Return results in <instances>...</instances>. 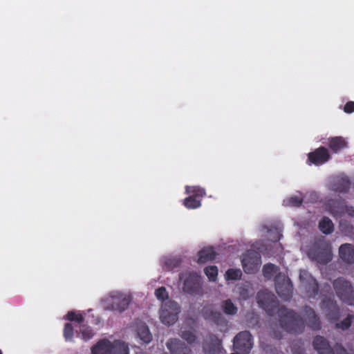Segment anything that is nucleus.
I'll return each instance as SVG.
<instances>
[{
	"label": "nucleus",
	"mask_w": 354,
	"mask_h": 354,
	"mask_svg": "<svg viewBox=\"0 0 354 354\" xmlns=\"http://www.w3.org/2000/svg\"><path fill=\"white\" fill-rule=\"evenodd\" d=\"M258 303L267 311L270 316L273 315L278 308V315L281 327L290 333L301 334L304 331L305 323L303 318L293 310L285 307H279L275 296L269 292L263 291L258 293Z\"/></svg>",
	"instance_id": "nucleus-1"
},
{
	"label": "nucleus",
	"mask_w": 354,
	"mask_h": 354,
	"mask_svg": "<svg viewBox=\"0 0 354 354\" xmlns=\"http://www.w3.org/2000/svg\"><path fill=\"white\" fill-rule=\"evenodd\" d=\"M307 254L310 260L326 265L332 260L330 244L324 237H318L309 248Z\"/></svg>",
	"instance_id": "nucleus-2"
},
{
	"label": "nucleus",
	"mask_w": 354,
	"mask_h": 354,
	"mask_svg": "<svg viewBox=\"0 0 354 354\" xmlns=\"http://www.w3.org/2000/svg\"><path fill=\"white\" fill-rule=\"evenodd\" d=\"M91 354H129V347L121 339L103 338L92 346Z\"/></svg>",
	"instance_id": "nucleus-3"
},
{
	"label": "nucleus",
	"mask_w": 354,
	"mask_h": 354,
	"mask_svg": "<svg viewBox=\"0 0 354 354\" xmlns=\"http://www.w3.org/2000/svg\"><path fill=\"white\" fill-rule=\"evenodd\" d=\"M179 279L183 281V291L192 296H202L203 295V281L201 275L195 272H184L179 274Z\"/></svg>",
	"instance_id": "nucleus-4"
},
{
	"label": "nucleus",
	"mask_w": 354,
	"mask_h": 354,
	"mask_svg": "<svg viewBox=\"0 0 354 354\" xmlns=\"http://www.w3.org/2000/svg\"><path fill=\"white\" fill-rule=\"evenodd\" d=\"M180 307L174 301L167 300L162 303L160 311V319L165 325H173L178 319Z\"/></svg>",
	"instance_id": "nucleus-5"
},
{
	"label": "nucleus",
	"mask_w": 354,
	"mask_h": 354,
	"mask_svg": "<svg viewBox=\"0 0 354 354\" xmlns=\"http://www.w3.org/2000/svg\"><path fill=\"white\" fill-rule=\"evenodd\" d=\"M333 286L337 297L348 305L354 304V289L351 283L339 277L335 280Z\"/></svg>",
	"instance_id": "nucleus-6"
},
{
	"label": "nucleus",
	"mask_w": 354,
	"mask_h": 354,
	"mask_svg": "<svg viewBox=\"0 0 354 354\" xmlns=\"http://www.w3.org/2000/svg\"><path fill=\"white\" fill-rule=\"evenodd\" d=\"M275 290L279 296L286 300H290L292 295L293 286L290 279L285 274L279 272L274 277Z\"/></svg>",
	"instance_id": "nucleus-7"
},
{
	"label": "nucleus",
	"mask_w": 354,
	"mask_h": 354,
	"mask_svg": "<svg viewBox=\"0 0 354 354\" xmlns=\"http://www.w3.org/2000/svg\"><path fill=\"white\" fill-rule=\"evenodd\" d=\"M241 263L245 273L253 274L259 270L261 263V257L258 252L249 250L243 254Z\"/></svg>",
	"instance_id": "nucleus-8"
},
{
	"label": "nucleus",
	"mask_w": 354,
	"mask_h": 354,
	"mask_svg": "<svg viewBox=\"0 0 354 354\" xmlns=\"http://www.w3.org/2000/svg\"><path fill=\"white\" fill-rule=\"evenodd\" d=\"M252 346V336L249 331H241L234 338V347L241 354L250 353Z\"/></svg>",
	"instance_id": "nucleus-9"
},
{
	"label": "nucleus",
	"mask_w": 354,
	"mask_h": 354,
	"mask_svg": "<svg viewBox=\"0 0 354 354\" xmlns=\"http://www.w3.org/2000/svg\"><path fill=\"white\" fill-rule=\"evenodd\" d=\"M301 285L305 290L307 297H315L319 290L317 281L306 271L301 272L299 275Z\"/></svg>",
	"instance_id": "nucleus-10"
},
{
	"label": "nucleus",
	"mask_w": 354,
	"mask_h": 354,
	"mask_svg": "<svg viewBox=\"0 0 354 354\" xmlns=\"http://www.w3.org/2000/svg\"><path fill=\"white\" fill-rule=\"evenodd\" d=\"M331 158V156L324 147H319L308 154L307 163L317 166L322 165Z\"/></svg>",
	"instance_id": "nucleus-11"
},
{
	"label": "nucleus",
	"mask_w": 354,
	"mask_h": 354,
	"mask_svg": "<svg viewBox=\"0 0 354 354\" xmlns=\"http://www.w3.org/2000/svg\"><path fill=\"white\" fill-rule=\"evenodd\" d=\"M303 313L307 326L313 330H319L322 328V322L313 308L305 306L303 308Z\"/></svg>",
	"instance_id": "nucleus-12"
},
{
	"label": "nucleus",
	"mask_w": 354,
	"mask_h": 354,
	"mask_svg": "<svg viewBox=\"0 0 354 354\" xmlns=\"http://www.w3.org/2000/svg\"><path fill=\"white\" fill-rule=\"evenodd\" d=\"M112 297L111 309L122 313L127 309L131 301V296L124 294H116Z\"/></svg>",
	"instance_id": "nucleus-13"
},
{
	"label": "nucleus",
	"mask_w": 354,
	"mask_h": 354,
	"mask_svg": "<svg viewBox=\"0 0 354 354\" xmlns=\"http://www.w3.org/2000/svg\"><path fill=\"white\" fill-rule=\"evenodd\" d=\"M166 346L171 354H189L191 353L190 348L176 338L169 339Z\"/></svg>",
	"instance_id": "nucleus-14"
},
{
	"label": "nucleus",
	"mask_w": 354,
	"mask_h": 354,
	"mask_svg": "<svg viewBox=\"0 0 354 354\" xmlns=\"http://www.w3.org/2000/svg\"><path fill=\"white\" fill-rule=\"evenodd\" d=\"M205 354H217L221 349V340L216 335H210L203 346Z\"/></svg>",
	"instance_id": "nucleus-15"
},
{
	"label": "nucleus",
	"mask_w": 354,
	"mask_h": 354,
	"mask_svg": "<svg viewBox=\"0 0 354 354\" xmlns=\"http://www.w3.org/2000/svg\"><path fill=\"white\" fill-rule=\"evenodd\" d=\"M340 259L347 264L354 263V245L351 243L341 245L339 248Z\"/></svg>",
	"instance_id": "nucleus-16"
},
{
	"label": "nucleus",
	"mask_w": 354,
	"mask_h": 354,
	"mask_svg": "<svg viewBox=\"0 0 354 354\" xmlns=\"http://www.w3.org/2000/svg\"><path fill=\"white\" fill-rule=\"evenodd\" d=\"M328 148L334 153H337L342 150L348 148V142L342 136H335L328 138Z\"/></svg>",
	"instance_id": "nucleus-17"
},
{
	"label": "nucleus",
	"mask_w": 354,
	"mask_h": 354,
	"mask_svg": "<svg viewBox=\"0 0 354 354\" xmlns=\"http://www.w3.org/2000/svg\"><path fill=\"white\" fill-rule=\"evenodd\" d=\"M313 346L320 354L330 353L332 351L328 341L321 335H316L313 338Z\"/></svg>",
	"instance_id": "nucleus-18"
},
{
	"label": "nucleus",
	"mask_w": 354,
	"mask_h": 354,
	"mask_svg": "<svg viewBox=\"0 0 354 354\" xmlns=\"http://www.w3.org/2000/svg\"><path fill=\"white\" fill-rule=\"evenodd\" d=\"M328 207L332 215L337 218L346 213L347 209V206L345 205L344 201L340 199L330 201Z\"/></svg>",
	"instance_id": "nucleus-19"
},
{
	"label": "nucleus",
	"mask_w": 354,
	"mask_h": 354,
	"mask_svg": "<svg viewBox=\"0 0 354 354\" xmlns=\"http://www.w3.org/2000/svg\"><path fill=\"white\" fill-rule=\"evenodd\" d=\"M333 190L336 192L346 193L351 187V181L347 176H338L333 183Z\"/></svg>",
	"instance_id": "nucleus-20"
},
{
	"label": "nucleus",
	"mask_w": 354,
	"mask_h": 354,
	"mask_svg": "<svg viewBox=\"0 0 354 354\" xmlns=\"http://www.w3.org/2000/svg\"><path fill=\"white\" fill-rule=\"evenodd\" d=\"M203 317L209 322L218 324L221 319V313L214 310L212 305L205 306L202 309Z\"/></svg>",
	"instance_id": "nucleus-21"
},
{
	"label": "nucleus",
	"mask_w": 354,
	"mask_h": 354,
	"mask_svg": "<svg viewBox=\"0 0 354 354\" xmlns=\"http://www.w3.org/2000/svg\"><path fill=\"white\" fill-rule=\"evenodd\" d=\"M216 256V252L212 247L204 248L198 252V263H205L213 261Z\"/></svg>",
	"instance_id": "nucleus-22"
},
{
	"label": "nucleus",
	"mask_w": 354,
	"mask_h": 354,
	"mask_svg": "<svg viewBox=\"0 0 354 354\" xmlns=\"http://www.w3.org/2000/svg\"><path fill=\"white\" fill-rule=\"evenodd\" d=\"M319 228L322 233L330 234L333 232L334 225L329 218L324 216L319 222Z\"/></svg>",
	"instance_id": "nucleus-23"
},
{
	"label": "nucleus",
	"mask_w": 354,
	"mask_h": 354,
	"mask_svg": "<svg viewBox=\"0 0 354 354\" xmlns=\"http://www.w3.org/2000/svg\"><path fill=\"white\" fill-rule=\"evenodd\" d=\"M279 268L278 266L273 263H268L263 266L262 271L264 277L270 280L272 279L275 274L277 275L279 272Z\"/></svg>",
	"instance_id": "nucleus-24"
},
{
	"label": "nucleus",
	"mask_w": 354,
	"mask_h": 354,
	"mask_svg": "<svg viewBox=\"0 0 354 354\" xmlns=\"http://www.w3.org/2000/svg\"><path fill=\"white\" fill-rule=\"evenodd\" d=\"M181 259L177 257L167 258L164 261L163 268L169 271H174L181 265Z\"/></svg>",
	"instance_id": "nucleus-25"
},
{
	"label": "nucleus",
	"mask_w": 354,
	"mask_h": 354,
	"mask_svg": "<svg viewBox=\"0 0 354 354\" xmlns=\"http://www.w3.org/2000/svg\"><path fill=\"white\" fill-rule=\"evenodd\" d=\"M80 331L84 340L91 339L94 336L92 328L86 324H82L80 326Z\"/></svg>",
	"instance_id": "nucleus-26"
},
{
	"label": "nucleus",
	"mask_w": 354,
	"mask_h": 354,
	"mask_svg": "<svg viewBox=\"0 0 354 354\" xmlns=\"http://www.w3.org/2000/svg\"><path fill=\"white\" fill-rule=\"evenodd\" d=\"M201 205V199L196 198L193 196H189L184 200V205L189 209H195L199 207Z\"/></svg>",
	"instance_id": "nucleus-27"
},
{
	"label": "nucleus",
	"mask_w": 354,
	"mask_h": 354,
	"mask_svg": "<svg viewBox=\"0 0 354 354\" xmlns=\"http://www.w3.org/2000/svg\"><path fill=\"white\" fill-rule=\"evenodd\" d=\"M66 319L71 322H75L78 324H82L84 322V316L74 310L68 311L66 315Z\"/></svg>",
	"instance_id": "nucleus-28"
},
{
	"label": "nucleus",
	"mask_w": 354,
	"mask_h": 354,
	"mask_svg": "<svg viewBox=\"0 0 354 354\" xmlns=\"http://www.w3.org/2000/svg\"><path fill=\"white\" fill-rule=\"evenodd\" d=\"M242 276V272L240 269H228L225 274V279L228 280H237Z\"/></svg>",
	"instance_id": "nucleus-29"
},
{
	"label": "nucleus",
	"mask_w": 354,
	"mask_h": 354,
	"mask_svg": "<svg viewBox=\"0 0 354 354\" xmlns=\"http://www.w3.org/2000/svg\"><path fill=\"white\" fill-rule=\"evenodd\" d=\"M223 311L227 315H235L237 313V308L231 300L227 299L223 303Z\"/></svg>",
	"instance_id": "nucleus-30"
},
{
	"label": "nucleus",
	"mask_w": 354,
	"mask_h": 354,
	"mask_svg": "<svg viewBox=\"0 0 354 354\" xmlns=\"http://www.w3.org/2000/svg\"><path fill=\"white\" fill-rule=\"evenodd\" d=\"M283 202L286 206L300 207L303 203V199L299 196H293L284 200Z\"/></svg>",
	"instance_id": "nucleus-31"
},
{
	"label": "nucleus",
	"mask_w": 354,
	"mask_h": 354,
	"mask_svg": "<svg viewBox=\"0 0 354 354\" xmlns=\"http://www.w3.org/2000/svg\"><path fill=\"white\" fill-rule=\"evenodd\" d=\"M138 335L145 343H149L152 339V335L147 326H145L138 330Z\"/></svg>",
	"instance_id": "nucleus-32"
},
{
	"label": "nucleus",
	"mask_w": 354,
	"mask_h": 354,
	"mask_svg": "<svg viewBox=\"0 0 354 354\" xmlns=\"http://www.w3.org/2000/svg\"><path fill=\"white\" fill-rule=\"evenodd\" d=\"M354 319V315H348L347 317L339 323L335 324L337 328H341L342 330L348 329L352 324V321Z\"/></svg>",
	"instance_id": "nucleus-33"
},
{
	"label": "nucleus",
	"mask_w": 354,
	"mask_h": 354,
	"mask_svg": "<svg viewBox=\"0 0 354 354\" xmlns=\"http://www.w3.org/2000/svg\"><path fill=\"white\" fill-rule=\"evenodd\" d=\"M205 274L209 281H214L218 275V269L216 266H208L204 270Z\"/></svg>",
	"instance_id": "nucleus-34"
},
{
	"label": "nucleus",
	"mask_w": 354,
	"mask_h": 354,
	"mask_svg": "<svg viewBox=\"0 0 354 354\" xmlns=\"http://www.w3.org/2000/svg\"><path fill=\"white\" fill-rule=\"evenodd\" d=\"M74 335L73 326L70 323H66L64 328V337L66 341H72Z\"/></svg>",
	"instance_id": "nucleus-35"
},
{
	"label": "nucleus",
	"mask_w": 354,
	"mask_h": 354,
	"mask_svg": "<svg viewBox=\"0 0 354 354\" xmlns=\"http://www.w3.org/2000/svg\"><path fill=\"white\" fill-rule=\"evenodd\" d=\"M186 191L188 194H192L191 196H195L196 198L201 199L204 194V190L198 187H187Z\"/></svg>",
	"instance_id": "nucleus-36"
},
{
	"label": "nucleus",
	"mask_w": 354,
	"mask_h": 354,
	"mask_svg": "<svg viewBox=\"0 0 354 354\" xmlns=\"http://www.w3.org/2000/svg\"><path fill=\"white\" fill-rule=\"evenodd\" d=\"M181 337L189 344H192L196 341V337L195 334L190 330H183L181 332Z\"/></svg>",
	"instance_id": "nucleus-37"
},
{
	"label": "nucleus",
	"mask_w": 354,
	"mask_h": 354,
	"mask_svg": "<svg viewBox=\"0 0 354 354\" xmlns=\"http://www.w3.org/2000/svg\"><path fill=\"white\" fill-rule=\"evenodd\" d=\"M155 295L158 299L161 301H165L168 299V293L166 288L163 286L156 290Z\"/></svg>",
	"instance_id": "nucleus-38"
},
{
	"label": "nucleus",
	"mask_w": 354,
	"mask_h": 354,
	"mask_svg": "<svg viewBox=\"0 0 354 354\" xmlns=\"http://www.w3.org/2000/svg\"><path fill=\"white\" fill-rule=\"evenodd\" d=\"M344 111L346 113H352L354 112V102L349 101L346 103L344 107Z\"/></svg>",
	"instance_id": "nucleus-39"
},
{
	"label": "nucleus",
	"mask_w": 354,
	"mask_h": 354,
	"mask_svg": "<svg viewBox=\"0 0 354 354\" xmlns=\"http://www.w3.org/2000/svg\"><path fill=\"white\" fill-rule=\"evenodd\" d=\"M346 213H348V214L351 216H354V208L353 207L347 206Z\"/></svg>",
	"instance_id": "nucleus-40"
},
{
	"label": "nucleus",
	"mask_w": 354,
	"mask_h": 354,
	"mask_svg": "<svg viewBox=\"0 0 354 354\" xmlns=\"http://www.w3.org/2000/svg\"><path fill=\"white\" fill-rule=\"evenodd\" d=\"M341 350H342L344 353H346V350H345L343 347H341Z\"/></svg>",
	"instance_id": "nucleus-41"
},
{
	"label": "nucleus",
	"mask_w": 354,
	"mask_h": 354,
	"mask_svg": "<svg viewBox=\"0 0 354 354\" xmlns=\"http://www.w3.org/2000/svg\"><path fill=\"white\" fill-rule=\"evenodd\" d=\"M0 354H3V352L1 349H0Z\"/></svg>",
	"instance_id": "nucleus-42"
}]
</instances>
